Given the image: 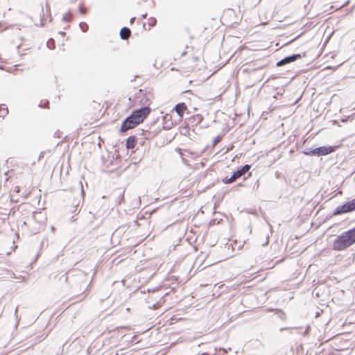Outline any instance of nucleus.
Instances as JSON below:
<instances>
[{
    "label": "nucleus",
    "mask_w": 355,
    "mask_h": 355,
    "mask_svg": "<svg viewBox=\"0 0 355 355\" xmlns=\"http://www.w3.org/2000/svg\"><path fill=\"white\" fill-rule=\"evenodd\" d=\"M355 243V227L343 232L333 243V249L340 251Z\"/></svg>",
    "instance_id": "1"
},
{
    "label": "nucleus",
    "mask_w": 355,
    "mask_h": 355,
    "mask_svg": "<svg viewBox=\"0 0 355 355\" xmlns=\"http://www.w3.org/2000/svg\"><path fill=\"white\" fill-rule=\"evenodd\" d=\"M150 112V108H149L147 106L141 107L140 109H137L132 113L130 119H133L134 120H135L137 124H139L140 123H142L144 121V120L148 115Z\"/></svg>",
    "instance_id": "2"
},
{
    "label": "nucleus",
    "mask_w": 355,
    "mask_h": 355,
    "mask_svg": "<svg viewBox=\"0 0 355 355\" xmlns=\"http://www.w3.org/2000/svg\"><path fill=\"white\" fill-rule=\"evenodd\" d=\"M40 214V212H35L33 215L32 219L28 221V227L30 228V231L33 234H36L37 233L42 230L44 228V223H42V221H37V216Z\"/></svg>",
    "instance_id": "3"
},
{
    "label": "nucleus",
    "mask_w": 355,
    "mask_h": 355,
    "mask_svg": "<svg viewBox=\"0 0 355 355\" xmlns=\"http://www.w3.org/2000/svg\"><path fill=\"white\" fill-rule=\"evenodd\" d=\"M355 210V198L338 206L334 211L333 216L341 215Z\"/></svg>",
    "instance_id": "4"
},
{
    "label": "nucleus",
    "mask_w": 355,
    "mask_h": 355,
    "mask_svg": "<svg viewBox=\"0 0 355 355\" xmlns=\"http://www.w3.org/2000/svg\"><path fill=\"white\" fill-rule=\"evenodd\" d=\"M334 150V148L332 146H320L309 152H306L305 154L309 155H327Z\"/></svg>",
    "instance_id": "5"
},
{
    "label": "nucleus",
    "mask_w": 355,
    "mask_h": 355,
    "mask_svg": "<svg viewBox=\"0 0 355 355\" xmlns=\"http://www.w3.org/2000/svg\"><path fill=\"white\" fill-rule=\"evenodd\" d=\"M130 116H128L123 122L121 126V132H125L129 129L135 128L136 125H137V123L133 119H130Z\"/></svg>",
    "instance_id": "6"
},
{
    "label": "nucleus",
    "mask_w": 355,
    "mask_h": 355,
    "mask_svg": "<svg viewBox=\"0 0 355 355\" xmlns=\"http://www.w3.org/2000/svg\"><path fill=\"white\" fill-rule=\"evenodd\" d=\"M302 56H301L300 54H293V55L287 56V57L282 59L279 62H277V66L281 67V66H283L284 64H286L295 62L297 59L300 58Z\"/></svg>",
    "instance_id": "7"
},
{
    "label": "nucleus",
    "mask_w": 355,
    "mask_h": 355,
    "mask_svg": "<svg viewBox=\"0 0 355 355\" xmlns=\"http://www.w3.org/2000/svg\"><path fill=\"white\" fill-rule=\"evenodd\" d=\"M250 168V165H245L243 166L241 169L237 170L232 175V180L231 181H235L238 178H241L242 175H245L247 171H248Z\"/></svg>",
    "instance_id": "8"
},
{
    "label": "nucleus",
    "mask_w": 355,
    "mask_h": 355,
    "mask_svg": "<svg viewBox=\"0 0 355 355\" xmlns=\"http://www.w3.org/2000/svg\"><path fill=\"white\" fill-rule=\"evenodd\" d=\"M187 109V106L184 103H178L175 107V110L177 114L182 117L184 114V111Z\"/></svg>",
    "instance_id": "9"
},
{
    "label": "nucleus",
    "mask_w": 355,
    "mask_h": 355,
    "mask_svg": "<svg viewBox=\"0 0 355 355\" xmlns=\"http://www.w3.org/2000/svg\"><path fill=\"white\" fill-rule=\"evenodd\" d=\"M137 143V137L136 136H130L128 138L126 141V148L128 149H132L135 148Z\"/></svg>",
    "instance_id": "10"
},
{
    "label": "nucleus",
    "mask_w": 355,
    "mask_h": 355,
    "mask_svg": "<svg viewBox=\"0 0 355 355\" xmlns=\"http://www.w3.org/2000/svg\"><path fill=\"white\" fill-rule=\"evenodd\" d=\"M131 34L130 28L128 27H123L120 31V36L123 40H128Z\"/></svg>",
    "instance_id": "11"
},
{
    "label": "nucleus",
    "mask_w": 355,
    "mask_h": 355,
    "mask_svg": "<svg viewBox=\"0 0 355 355\" xmlns=\"http://www.w3.org/2000/svg\"><path fill=\"white\" fill-rule=\"evenodd\" d=\"M8 113V110L4 105H0V117H4Z\"/></svg>",
    "instance_id": "12"
},
{
    "label": "nucleus",
    "mask_w": 355,
    "mask_h": 355,
    "mask_svg": "<svg viewBox=\"0 0 355 355\" xmlns=\"http://www.w3.org/2000/svg\"><path fill=\"white\" fill-rule=\"evenodd\" d=\"M124 199V195H123V192H121L119 193L118 196L116 198V202L117 204H121L122 202V201Z\"/></svg>",
    "instance_id": "13"
},
{
    "label": "nucleus",
    "mask_w": 355,
    "mask_h": 355,
    "mask_svg": "<svg viewBox=\"0 0 355 355\" xmlns=\"http://www.w3.org/2000/svg\"><path fill=\"white\" fill-rule=\"evenodd\" d=\"M47 46L51 49H53L55 48V42L53 39H49L46 42Z\"/></svg>",
    "instance_id": "14"
},
{
    "label": "nucleus",
    "mask_w": 355,
    "mask_h": 355,
    "mask_svg": "<svg viewBox=\"0 0 355 355\" xmlns=\"http://www.w3.org/2000/svg\"><path fill=\"white\" fill-rule=\"evenodd\" d=\"M79 26L83 32H86L88 30V26L85 22L80 23Z\"/></svg>",
    "instance_id": "15"
},
{
    "label": "nucleus",
    "mask_w": 355,
    "mask_h": 355,
    "mask_svg": "<svg viewBox=\"0 0 355 355\" xmlns=\"http://www.w3.org/2000/svg\"><path fill=\"white\" fill-rule=\"evenodd\" d=\"M71 17V15L70 12H68L63 15L62 20L64 21H69Z\"/></svg>",
    "instance_id": "16"
},
{
    "label": "nucleus",
    "mask_w": 355,
    "mask_h": 355,
    "mask_svg": "<svg viewBox=\"0 0 355 355\" xmlns=\"http://www.w3.org/2000/svg\"><path fill=\"white\" fill-rule=\"evenodd\" d=\"M221 141V137L220 136H217L214 139V146H216L218 143H219L220 141Z\"/></svg>",
    "instance_id": "17"
},
{
    "label": "nucleus",
    "mask_w": 355,
    "mask_h": 355,
    "mask_svg": "<svg viewBox=\"0 0 355 355\" xmlns=\"http://www.w3.org/2000/svg\"><path fill=\"white\" fill-rule=\"evenodd\" d=\"M232 180V176L230 178H225L223 181L224 183L225 184H230V183H232L234 181H231Z\"/></svg>",
    "instance_id": "18"
},
{
    "label": "nucleus",
    "mask_w": 355,
    "mask_h": 355,
    "mask_svg": "<svg viewBox=\"0 0 355 355\" xmlns=\"http://www.w3.org/2000/svg\"><path fill=\"white\" fill-rule=\"evenodd\" d=\"M155 21H156V19H154V18L150 19H149V25H150V26H154V25H155Z\"/></svg>",
    "instance_id": "19"
},
{
    "label": "nucleus",
    "mask_w": 355,
    "mask_h": 355,
    "mask_svg": "<svg viewBox=\"0 0 355 355\" xmlns=\"http://www.w3.org/2000/svg\"><path fill=\"white\" fill-rule=\"evenodd\" d=\"M80 12L81 14L85 15L86 13V12H87V10H86V8H85L83 7H80Z\"/></svg>",
    "instance_id": "20"
},
{
    "label": "nucleus",
    "mask_w": 355,
    "mask_h": 355,
    "mask_svg": "<svg viewBox=\"0 0 355 355\" xmlns=\"http://www.w3.org/2000/svg\"><path fill=\"white\" fill-rule=\"evenodd\" d=\"M158 307H159V305L157 304H154L152 306V309L155 310V309H158Z\"/></svg>",
    "instance_id": "21"
},
{
    "label": "nucleus",
    "mask_w": 355,
    "mask_h": 355,
    "mask_svg": "<svg viewBox=\"0 0 355 355\" xmlns=\"http://www.w3.org/2000/svg\"><path fill=\"white\" fill-rule=\"evenodd\" d=\"M17 312H18V306H17L15 308V316L17 318Z\"/></svg>",
    "instance_id": "22"
},
{
    "label": "nucleus",
    "mask_w": 355,
    "mask_h": 355,
    "mask_svg": "<svg viewBox=\"0 0 355 355\" xmlns=\"http://www.w3.org/2000/svg\"><path fill=\"white\" fill-rule=\"evenodd\" d=\"M15 191L16 192H19V187H16Z\"/></svg>",
    "instance_id": "23"
},
{
    "label": "nucleus",
    "mask_w": 355,
    "mask_h": 355,
    "mask_svg": "<svg viewBox=\"0 0 355 355\" xmlns=\"http://www.w3.org/2000/svg\"><path fill=\"white\" fill-rule=\"evenodd\" d=\"M187 54V52L186 51H183L182 53H181V55L182 56H184V55Z\"/></svg>",
    "instance_id": "24"
},
{
    "label": "nucleus",
    "mask_w": 355,
    "mask_h": 355,
    "mask_svg": "<svg viewBox=\"0 0 355 355\" xmlns=\"http://www.w3.org/2000/svg\"><path fill=\"white\" fill-rule=\"evenodd\" d=\"M59 33H60V35H65V33H64V32H62V31H60Z\"/></svg>",
    "instance_id": "25"
},
{
    "label": "nucleus",
    "mask_w": 355,
    "mask_h": 355,
    "mask_svg": "<svg viewBox=\"0 0 355 355\" xmlns=\"http://www.w3.org/2000/svg\"><path fill=\"white\" fill-rule=\"evenodd\" d=\"M135 17L132 18V19H130V22H131V23H133V21H135Z\"/></svg>",
    "instance_id": "26"
},
{
    "label": "nucleus",
    "mask_w": 355,
    "mask_h": 355,
    "mask_svg": "<svg viewBox=\"0 0 355 355\" xmlns=\"http://www.w3.org/2000/svg\"><path fill=\"white\" fill-rule=\"evenodd\" d=\"M146 15H147V14L143 15H142V17H143V18H145V17H146Z\"/></svg>",
    "instance_id": "27"
}]
</instances>
